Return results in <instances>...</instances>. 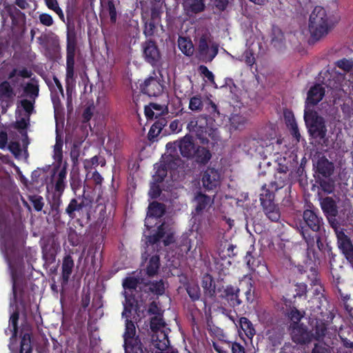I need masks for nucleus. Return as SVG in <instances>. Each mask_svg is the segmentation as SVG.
<instances>
[{
    "instance_id": "obj_1",
    "label": "nucleus",
    "mask_w": 353,
    "mask_h": 353,
    "mask_svg": "<svg viewBox=\"0 0 353 353\" xmlns=\"http://www.w3.org/2000/svg\"><path fill=\"white\" fill-rule=\"evenodd\" d=\"M303 222H301L299 230L303 239L307 243L308 248L314 246V236L310 232L318 233L324 227L323 218L316 212L312 210H305L303 213Z\"/></svg>"
},
{
    "instance_id": "obj_2",
    "label": "nucleus",
    "mask_w": 353,
    "mask_h": 353,
    "mask_svg": "<svg viewBox=\"0 0 353 353\" xmlns=\"http://www.w3.org/2000/svg\"><path fill=\"white\" fill-rule=\"evenodd\" d=\"M332 28V23L325 8L316 6L310 16L309 31L311 37L319 40L325 36Z\"/></svg>"
},
{
    "instance_id": "obj_3",
    "label": "nucleus",
    "mask_w": 353,
    "mask_h": 353,
    "mask_svg": "<svg viewBox=\"0 0 353 353\" xmlns=\"http://www.w3.org/2000/svg\"><path fill=\"white\" fill-rule=\"evenodd\" d=\"M6 256L13 261H22L26 256L27 250L25 240L21 231H12L6 236L4 243Z\"/></svg>"
},
{
    "instance_id": "obj_4",
    "label": "nucleus",
    "mask_w": 353,
    "mask_h": 353,
    "mask_svg": "<svg viewBox=\"0 0 353 353\" xmlns=\"http://www.w3.org/2000/svg\"><path fill=\"white\" fill-rule=\"evenodd\" d=\"M78 49L77 38L75 31H68L66 38V67L65 83L67 88L76 82L74 72L75 55Z\"/></svg>"
},
{
    "instance_id": "obj_5",
    "label": "nucleus",
    "mask_w": 353,
    "mask_h": 353,
    "mask_svg": "<svg viewBox=\"0 0 353 353\" xmlns=\"http://www.w3.org/2000/svg\"><path fill=\"white\" fill-rule=\"evenodd\" d=\"M304 120L310 136L314 139L323 140L327 134L324 118L313 110H304Z\"/></svg>"
},
{
    "instance_id": "obj_6",
    "label": "nucleus",
    "mask_w": 353,
    "mask_h": 353,
    "mask_svg": "<svg viewBox=\"0 0 353 353\" xmlns=\"http://www.w3.org/2000/svg\"><path fill=\"white\" fill-rule=\"evenodd\" d=\"M276 191L271 188L270 185L268 188L266 187V185H264L262 186L261 193L260 194V201L263 212L266 216L273 222H277L281 217L279 208L274 201Z\"/></svg>"
},
{
    "instance_id": "obj_7",
    "label": "nucleus",
    "mask_w": 353,
    "mask_h": 353,
    "mask_svg": "<svg viewBox=\"0 0 353 353\" xmlns=\"http://www.w3.org/2000/svg\"><path fill=\"white\" fill-rule=\"evenodd\" d=\"M210 34L205 32L199 38L197 45V57L203 62H211L219 52V46L213 43L210 47Z\"/></svg>"
},
{
    "instance_id": "obj_8",
    "label": "nucleus",
    "mask_w": 353,
    "mask_h": 353,
    "mask_svg": "<svg viewBox=\"0 0 353 353\" xmlns=\"http://www.w3.org/2000/svg\"><path fill=\"white\" fill-rule=\"evenodd\" d=\"M123 337L125 351L136 352V350L141 352V347H143V346L139 336L137 335L135 325L131 319H125V332Z\"/></svg>"
},
{
    "instance_id": "obj_9",
    "label": "nucleus",
    "mask_w": 353,
    "mask_h": 353,
    "mask_svg": "<svg viewBox=\"0 0 353 353\" xmlns=\"http://www.w3.org/2000/svg\"><path fill=\"white\" fill-rule=\"evenodd\" d=\"M187 128L190 132H195L196 137L202 144H208V137H212L215 131L214 128L208 125L205 119L190 121L188 123Z\"/></svg>"
},
{
    "instance_id": "obj_10",
    "label": "nucleus",
    "mask_w": 353,
    "mask_h": 353,
    "mask_svg": "<svg viewBox=\"0 0 353 353\" xmlns=\"http://www.w3.org/2000/svg\"><path fill=\"white\" fill-rule=\"evenodd\" d=\"M60 245L52 237L44 239L41 244L42 259L44 261V267L49 268L56 261Z\"/></svg>"
},
{
    "instance_id": "obj_11",
    "label": "nucleus",
    "mask_w": 353,
    "mask_h": 353,
    "mask_svg": "<svg viewBox=\"0 0 353 353\" xmlns=\"http://www.w3.org/2000/svg\"><path fill=\"white\" fill-rule=\"evenodd\" d=\"M141 46L145 61L154 68L158 67L161 64V54L156 41L148 39Z\"/></svg>"
},
{
    "instance_id": "obj_12",
    "label": "nucleus",
    "mask_w": 353,
    "mask_h": 353,
    "mask_svg": "<svg viewBox=\"0 0 353 353\" xmlns=\"http://www.w3.org/2000/svg\"><path fill=\"white\" fill-rule=\"evenodd\" d=\"M172 144L175 145L174 148L177 147L179 148L181 156L188 160H190L191 157H193L194 152L197 147V145L194 142L192 136L188 134L174 143H168L166 148L168 149L171 148Z\"/></svg>"
},
{
    "instance_id": "obj_13",
    "label": "nucleus",
    "mask_w": 353,
    "mask_h": 353,
    "mask_svg": "<svg viewBox=\"0 0 353 353\" xmlns=\"http://www.w3.org/2000/svg\"><path fill=\"white\" fill-rule=\"evenodd\" d=\"M140 90L149 97H157L163 92V85L157 77H150L140 85Z\"/></svg>"
},
{
    "instance_id": "obj_14",
    "label": "nucleus",
    "mask_w": 353,
    "mask_h": 353,
    "mask_svg": "<svg viewBox=\"0 0 353 353\" xmlns=\"http://www.w3.org/2000/svg\"><path fill=\"white\" fill-rule=\"evenodd\" d=\"M92 201L85 196V190L81 196L73 198L70 201L65 208V213L73 219L76 217V212H79L84 208L91 205Z\"/></svg>"
},
{
    "instance_id": "obj_15",
    "label": "nucleus",
    "mask_w": 353,
    "mask_h": 353,
    "mask_svg": "<svg viewBox=\"0 0 353 353\" xmlns=\"http://www.w3.org/2000/svg\"><path fill=\"white\" fill-rule=\"evenodd\" d=\"M336 238L339 248L353 267V245L351 239L343 230L336 231Z\"/></svg>"
},
{
    "instance_id": "obj_16",
    "label": "nucleus",
    "mask_w": 353,
    "mask_h": 353,
    "mask_svg": "<svg viewBox=\"0 0 353 353\" xmlns=\"http://www.w3.org/2000/svg\"><path fill=\"white\" fill-rule=\"evenodd\" d=\"M221 174L218 170L208 167L202 174V184L207 190L216 189L220 185Z\"/></svg>"
},
{
    "instance_id": "obj_17",
    "label": "nucleus",
    "mask_w": 353,
    "mask_h": 353,
    "mask_svg": "<svg viewBox=\"0 0 353 353\" xmlns=\"http://www.w3.org/2000/svg\"><path fill=\"white\" fill-rule=\"evenodd\" d=\"M193 202L194 203V215H199L208 212V210L214 204V199L201 192L195 194Z\"/></svg>"
},
{
    "instance_id": "obj_18",
    "label": "nucleus",
    "mask_w": 353,
    "mask_h": 353,
    "mask_svg": "<svg viewBox=\"0 0 353 353\" xmlns=\"http://www.w3.org/2000/svg\"><path fill=\"white\" fill-rule=\"evenodd\" d=\"M292 339L296 344H308L313 339V333L309 331L307 327L303 324L296 325L293 327Z\"/></svg>"
},
{
    "instance_id": "obj_19",
    "label": "nucleus",
    "mask_w": 353,
    "mask_h": 353,
    "mask_svg": "<svg viewBox=\"0 0 353 353\" xmlns=\"http://www.w3.org/2000/svg\"><path fill=\"white\" fill-rule=\"evenodd\" d=\"M325 88L321 84H315L307 92L305 110H310L311 107L317 105L325 95Z\"/></svg>"
},
{
    "instance_id": "obj_20",
    "label": "nucleus",
    "mask_w": 353,
    "mask_h": 353,
    "mask_svg": "<svg viewBox=\"0 0 353 353\" xmlns=\"http://www.w3.org/2000/svg\"><path fill=\"white\" fill-rule=\"evenodd\" d=\"M180 159L179 157L174 158L172 155L168 156L164 161L163 164H161L157 168L154 178L156 182L161 183L163 181L165 177L168 174V169H174L179 165Z\"/></svg>"
},
{
    "instance_id": "obj_21",
    "label": "nucleus",
    "mask_w": 353,
    "mask_h": 353,
    "mask_svg": "<svg viewBox=\"0 0 353 353\" xmlns=\"http://www.w3.org/2000/svg\"><path fill=\"white\" fill-rule=\"evenodd\" d=\"M239 288L228 285L223 289L220 297L225 300L230 307L234 308L243 303L239 298Z\"/></svg>"
},
{
    "instance_id": "obj_22",
    "label": "nucleus",
    "mask_w": 353,
    "mask_h": 353,
    "mask_svg": "<svg viewBox=\"0 0 353 353\" xmlns=\"http://www.w3.org/2000/svg\"><path fill=\"white\" fill-rule=\"evenodd\" d=\"M194 219L197 222L196 230L201 232H210L214 228V221L211 213L194 215Z\"/></svg>"
},
{
    "instance_id": "obj_23",
    "label": "nucleus",
    "mask_w": 353,
    "mask_h": 353,
    "mask_svg": "<svg viewBox=\"0 0 353 353\" xmlns=\"http://www.w3.org/2000/svg\"><path fill=\"white\" fill-rule=\"evenodd\" d=\"M212 159L211 151L204 146L198 145L195 149L193 157L190 160L199 167L206 165Z\"/></svg>"
},
{
    "instance_id": "obj_24",
    "label": "nucleus",
    "mask_w": 353,
    "mask_h": 353,
    "mask_svg": "<svg viewBox=\"0 0 353 353\" xmlns=\"http://www.w3.org/2000/svg\"><path fill=\"white\" fill-rule=\"evenodd\" d=\"M334 169V163L325 157L319 158L314 165L315 172L325 178L330 177L333 174Z\"/></svg>"
},
{
    "instance_id": "obj_25",
    "label": "nucleus",
    "mask_w": 353,
    "mask_h": 353,
    "mask_svg": "<svg viewBox=\"0 0 353 353\" xmlns=\"http://www.w3.org/2000/svg\"><path fill=\"white\" fill-rule=\"evenodd\" d=\"M201 286L205 296L211 299H214L216 294V284L213 276L209 273H205L201 279Z\"/></svg>"
},
{
    "instance_id": "obj_26",
    "label": "nucleus",
    "mask_w": 353,
    "mask_h": 353,
    "mask_svg": "<svg viewBox=\"0 0 353 353\" xmlns=\"http://www.w3.org/2000/svg\"><path fill=\"white\" fill-rule=\"evenodd\" d=\"M321 207L327 219H329V217L335 218L338 214L336 203L335 200L330 196L325 197L321 200Z\"/></svg>"
},
{
    "instance_id": "obj_27",
    "label": "nucleus",
    "mask_w": 353,
    "mask_h": 353,
    "mask_svg": "<svg viewBox=\"0 0 353 353\" xmlns=\"http://www.w3.org/2000/svg\"><path fill=\"white\" fill-rule=\"evenodd\" d=\"M183 8L187 14H196L205 10L206 0H185Z\"/></svg>"
},
{
    "instance_id": "obj_28",
    "label": "nucleus",
    "mask_w": 353,
    "mask_h": 353,
    "mask_svg": "<svg viewBox=\"0 0 353 353\" xmlns=\"http://www.w3.org/2000/svg\"><path fill=\"white\" fill-rule=\"evenodd\" d=\"M176 252L179 256L187 254L192 248L191 239L187 234H183L176 241Z\"/></svg>"
},
{
    "instance_id": "obj_29",
    "label": "nucleus",
    "mask_w": 353,
    "mask_h": 353,
    "mask_svg": "<svg viewBox=\"0 0 353 353\" xmlns=\"http://www.w3.org/2000/svg\"><path fill=\"white\" fill-rule=\"evenodd\" d=\"M139 284H147L146 279L141 276L126 277L123 281V287L131 293L136 290Z\"/></svg>"
},
{
    "instance_id": "obj_30",
    "label": "nucleus",
    "mask_w": 353,
    "mask_h": 353,
    "mask_svg": "<svg viewBox=\"0 0 353 353\" xmlns=\"http://www.w3.org/2000/svg\"><path fill=\"white\" fill-rule=\"evenodd\" d=\"M165 213V205L158 201H152L149 204L147 215L149 217L160 218Z\"/></svg>"
},
{
    "instance_id": "obj_31",
    "label": "nucleus",
    "mask_w": 353,
    "mask_h": 353,
    "mask_svg": "<svg viewBox=\"0 0 353 353\" xmlns=\"http://www.w3.org/2000/svg\"><path fill=\"white\" fill-rule=\"evenodd\" d=\"M168 227V225L165 222L160 224L154 234L146 237V243L150 245H154L159 242L165 235Z\"/></svg>"
},
{
    "instance_id": "obj_32",
    "label": "nucleus",
    "mask_w": 353,
    "mask_h": 353,
    "mask_svg": "<svg viewBox=\"0 0 353 353\" xmlns=\"http://www.w3.org/2000/svg\"><path fill=\"white\" fill-rule=\"evenodd\" d=\"M327 323L323 320H316V324L313 329V339L316 341L323 340L326 335L328 334Z\"/></svg>"
},
{
    "instance_id": "obj_33",
    "label": "nucleus",
    "mask_w": 353,
    "mask_h": 353,
    "mask_svg": "<svg viewBox=\"0 0 353 353\" xmlns=\"http://www.w3.org/2000/svg\"><path fill=\"white\" fill-rule=\"evenodd\" d=\"M74 268V261L72 257L68 254L66 255L63 260L62 263V279L63 281L67 283L70 279V276L72 272V269Z\"/></svg>"
},
{
    "instance_id": "obj_34",
    "label": "nucleus",
    "mask_w": 353,
    "mask_h": 353,
    "mask_svg": "<svg viewBox=\"0 0 353 353\" xmlns=\"http://www.w3.org/2000/svg\"><path fill=\"white\" fill-rule=\"evenodd\" d=\"M160 268V257L158 254L152 256L148 261V263L145 268V274L149 277H153L155 276Z\"/></svg>"
},
{
    "instance_id": "obj_35",
    "label": "nucleus",
    "mask_w": 353,
    "mask_h": 353,
    "mask_svg": "<svg viewBox=\"0 0 353 353\" xmlns=\"http://www.w3.org/2000/svg\"><path fill=\"white\" fill-rule=\"evenodd\" d=\"M165 322L163 316H154L150 318V327L152 332L158 333L160 332L163 335V338L167 337L164 333L163 329L165 327Z\"/></svg>"
},
{
    "instance_id": "obj_36",
    "label": "nucleus",
    "mask_w": 353,
    "mask_h": 353,
    "mask_svg": "<svg viewBox=\"0 0 353 353\" xmlns=\"http://www.w3.org/2000/svg\"><path fill=\"white\" fill-rule=\"evenodd\" d=\"M238 324L247 337L252 339L256 333L252 322L248 318L243 316L238 321Z\"/></svg>"
},
{
    "instance_id": "obj_37",
    "label": "nucleus",
    "mask_w": 353,
    "mask_h": 353,
    "mask_svg": "<svg viewBox=\"0 0 353 353\" xmlns=\"http://www.w3.org/2000/svg\"><path fill=\"white\" fill-rule=\"evenodd\" d=\"M178 46L180 50L186 56H192L194 53V46L190 39L179 37Z\"/></svg>"
},
{
    "instance_id": "obj_38",
    "label": "nucleus",
    "mask_w": 353,
    "mask_h": 353,
    "mask_svg": "<svg viewBox=\"0 0 353 353\" xmlns=\"http://www.w3.org/2000/svg\"><path fill=\"white\" fill-rule=\"evenodd\" d=\"M67 176V171L65 167L62 168L57 175V180L54 185L55 192L59 193V195L61 196L65 188V179Z\"/></svg>"
},
{
    "instance_id": "obj_39",
    "label": "nucleus",
    "mask_w": 353,
    "mask_h": 353,
    "mask_svg": "<svg viewBox=\"0 0 353 353\" xmlns=\"http://www.w3.org/2000/svg\"><path fill=\"white\" fill-rule=\"evenodd\" d=\"M15 96L14 89L10 82L3 81L0 83V98L6 99L7 101L12 100Z\"/></svg>"
},
{
    "instance_id": "obj_40",
    "label": "nucleus",
    "mask_w": 353,
    "mask_h": 353,
    "mask_svg": "<svg viewBox=\"0 0 353 353\" xmlns=\"http://www.w3.org/2000/svg\"><path fill=\"white\" fill-rule=\"evenodd\" d=\"M147 284H144L143 285L147 287L148 286L149 291L155 295H162L165 292V285L162 279L159 281H147Z\"/></svg>"
},
{
    "instance_id": "obj_41",
    "label": "nucleus",
    "mask_w": 353,
    "mask_h": 353,
    "mask_svg": "<svg viewBox=\"0 0 353 353\" xmlns=\"http://www.w3.org/2000/svg\"><path fill=\"white\" fill-rule=\"evenodd\" d=\"M125 301L126 303L124 305V310L123 312H122V316L125 317L126 319H130L132 310L134 305L137 307L138 300L136 299L134 296H128L126 294Z\"/></svg>"
},
{
    "instance_id": "obj_42",
    "label": "nucleus",
    "mask_w": 353,
    "mask_h": 353,
    "mask_svg": "<svg viewBox=\"0 0 353 353\" xmlns=\"http://www.w3.org/2000/svg\"><path fill=\"white\" fill-rule=\"evenodd\" d=\"M61 203L62 200L60 195H59L58 196H53V201L50 204V210L52 217L55 221L61 219V211L60 210V207L61 205Z\"/></svg>"
},
{
    "instance_id": "obj_43",
    "label": "nucleus",
    "mask_w": 353,
    "mask_h": 353,
    "mask_svg": "<svg viewBox=\"0 0 353 353\" xmlns=\"http://www.w3.org/2000/svg\"><path fill=\"white\" fill-rule=\"evenodd\" d=\"M288 179V174L279 175V172H276L274 174V181L270 183V187L274 190H278L286 184Z\"/></svg>"
},
{
    "instance_id": "obj_44",
    "label": "nucleus",
    "mask_w": 353,
    "mask_h": 353,
    "mask_svg": "<svg viewBox=\"0 0 353 353\" xmlns=\"http://www.w3.org/2000/svg\"><path fill=\"white\" fill-rule=\"evenodd\" d=\"M185 290L192 301L194 302L199 300L201 297V290L198 284L188 283Z\"/></svg>"
},
{
    "instance_id": "obj_45",
    "label": "nucleus",
    "mask_w": 353,
    "mask_h": 353,
    "mask_svg": "<svg viewBox=\"0 0 353 353\" xmlns=\"http://www.w3.org/2000/svg\"><path fill=\"white\" fill-rule=\"evenodd\" d=\"M32 347L31 345V337L28 333L23 334L20 343L19 353H32Z\"/></svg>"
},
{
    "instance_id": "obj_46",
    "label": "nucleus",
    "mask_w": 353,
    "mask_h": 353,
    "mask_svg": "<svg viewBox=\"0 0 353 353\" xmlns=\"http://www.w3.org/2000/svg\"><path fill=\"white\" fill-rule=\"evenodd\" d=\"M62 148H63V141L61 140V139L60 137H59L57 136L56 137L55 145H54L53 158L58 163H61L63 159Z\"/></svg>"
},
{
    "instance_id": "obj_47",
    "label": "nucleus",
    "mask_w": 353,
    "mask_h": 353,
    "mask_svg": "<svg viewBox=\"0 0 353 353\" xmlns=\"http://www.w3.org/2000/svg\"><path fill=\"white\" fill-rule=\"evenodd\" d=\"M203 107V103L201 95L197 94L190 98L189 103V108L192 111L200 112L202 110Z\"/></svg>"
},
{
    "instance_id": "obj_48",
    "label": "nucleus",
    "mask_w": 353,
    "mask_h": 353,
    "mask_svg": "<svg viewBox=\"0 0 353 353\" xmlns=\"http://www.w3.org/2000/svg\"><path fill=\"white\" fill-rule=\"evenodd\" d=\"M106 9L108 12L111 23L114 24L117 19V12L113 0H108Z\"/></svg>"
},
{
    "instance_id": "obj_49",
    "label": "nucleus",
    "mask_w": 353,
    "mask_h": 353,
    "mask_svg": "<svg viewBox=\"0 0 353 353\" xmlns=\"http://www.w3.org/2000/svg\"><path fill=\"white\" fill-rule=\"evenodd\" d=\"M39 92V85L32 83H28L24 87V92L30 97H38Z\"/></svg>"
},
{
    "instance_id": "obj_50",
    "label": "nucleus",
    "mask_w": 353,
    "mask_h": 353,
    "mask_svg": "<svg viewBox=\"0 0 353 353\" xmlns=\"http://www.w3.org/2000/svg\"><path fill=\"white\" fill-rule=\"evenodd\" d=\"M284 34L279 28H273L272 34V43L281 44L284 41Z\"/></svg>"
},
{
    "instance_id": "obj_51",
    "label": "nucleus",
    "mask_w": 353,
    "mask_h": 353,
    "mask_svg": "<svg viewBox=\"0 0 353 353\" xmlns=\"http://www.w3.org/2000/svg\"><path fill=\"white\" fill-rule=\"evenodd\" d=\"M307 280L310 284L313 285H317L319 284V279L318 276V271L315 268H310L309 272L307 274Z\"/></svg>"
},
{
    "instance_id": "obj_52",
    "label": "nucleus",
    "mask_w": 353,
    "mask_h": 353,
    "mask_svg": "<svg viewBox=\"0 0 353 353\" xmlns=\"http://www.w3.org/2000/svg\"><path fill=\"white\" fill-rule=\"evenodd\" d=\"M336 65L344 70L345 72H350L353 68V62L345 58L338 60L336 62Z\"/></svg>"
},
{
    "instance_id": "obj_53",
    "label": "nucleus",
    "mask_w": 353,
    "mask_h": 353,
    "mask_svg": "<svg viewBox=\"0 0 353 353\" xmlns=\"http://www.w3.org/2000/svg\"><path fill=\"white\" fill-rule=\"evenodd\" d=\"M156 30V26L154 20L150 19L148 20L144 25L143 34L145 37L153 36Z\"/></svg>"
},
{
    "instance_id": "obj_54",
    "label": "nucleus",
    "mask_w": 353,
    "mask_h": 353,
    "mask_svg": "<svg viewBox=\"0 0 353 353\" xmlns=\"http://www.w3.org/2000/svg\"><path fill=\"white\" fill-rule=\"evenodd\" d=\"M19 318V312L14 311L10 317L9 325L12 327L13 336H15L18 332V321Z\"/></svg>"
},
{
    "instance_id": "obj_55",
    "label": "nucleus",
    "mask_w": 353,
    "mask_h": 353,
    "mask_svg": "<svg viewBox=\"0 0 353 353\" xmlns=\"http://www.w3.org/2000/svg\"><path fill=\"white\" fill-rule=\"evenodd\" d=\"M30 201L32 203L34 209L37 212H40L42 210L43 207L44 205V203L43 201V197L41 196H32L30 197Z\"/></svg>"
},
{
    "instance_id": "obj_56",
    "label": "nucleus",
    "mask_w": 353,
    "mask_h": 353,
    "mask_svg": "<svg viewBox=\"0 0 353 353\" xmlns=\"http://www.w3.org/2000/svg\"><path fill=\"white\" fill-rule=\"evenodd\" d=\"M80 156V143L75 142L70 150V158L74 164L77 163Z\"/></svg>"
},
{
    "instance_id": "obj_57",
    "label": "nucleus",
    "mask_w": 353,
    "mask_h": 353,
    "mask_svg": "<svg viewBox=\"0 0 353 353\" xmlns=\"http://www.w3.org/2000/svg\"><path fill=\"white\" fill-rule=\"evenodd\" d=\"M199 71L201 74H203L205 77H206L210 83H215L214 82V75L210 70H209V69L208 68L207 66H205L204 65H201L199 67Z\"/></svg>"
},
{
    "instance_id": "obj_58",
    "label": "nucleus",
    "mask_w": 353,
    "mask_h": 353,
    "mask_svg": "<svg viewBox=\"0 0 353 353\" xmlns=\"http://www.w3.org/2000/svg\"><path fill=\"white\" fill-rule=\"evenodd\" d=\"M70 186L74 192H76L81 187V180L79 176L77 174H72L70 176Z\"/></svg>"
},
{
    "instance_id": "obj_59",
    "label": "nucleus",
    "mask_w": 353,
    "mask_h": 353,
    "mask_svg": "<svg viewBox=\"0 0 353 353\" xmlns=\"http://www.w3.org/2000/svg\"><path fill=\"white\" fill-rule=\"evenodd\" d=\"M40 23L45 26H51L54 23L52 16L47 13H42L39 16Z\"/></svg>"
},
{
    "instance_id": "obj_60",
    "label": "nucleus",
    "mask_w": 353,
    "mask_h": 353,
    "mask_svg": "<svg viewBox=\"0 0 353 353\" xmlns=\"http://www.w3.org/2000/svg\"><path fill=\"white\" fill-rule=\"evenodd\" d=\"M341 77H334L332 79H329L327 82L326 83L327 87L332 89V90H339L341 88Z\"/></svg>"
},
{
    "instance_id": "obj_61",
    "label": "nucleus",
    "mask_w": 353,
    "mask_h": 353,
    "mask_svg": "<svg viewBox=\"0 0 353 353\" xmlns=\"http://www.w3.org/2000/svg\"><path fill=\"white\" fill-rule=\"evenodd\" d=\"M245 261L246 262L248 267L251 270H254V268L258 266L256 259L252 255V253L250 251L246 253Z\"/></svg>"
},
{
    "instance_id": "obj_62",
    "label": "nucleus",
    "mask_w": 353,
    "mask_h": 353,
    "mask_svg": "<svg viewBox=\"0 0 353 353\" xmlns=\"http://www.w3.org/2000/svg\"><path fill=\"white\" fill-rule=\"evenodd\" d=\"M296 294L294 295V297H301L306 295L307 293V285L305 283H299L295 285Z\"/></svg>"
},
{
    "instance_id": "obj_63",
    "label": "nucleus",
    "mask_w": 353,
    "mask_h": 353,
    "mask_svg": "<svg viewBox=\"0 0 353 353\" xmlns=\"http://www.w3.org/2000/svg\"><path fill=\"white\" fill-rule=\"evenodd\" d=\"M290 320L294 323L298 325V323L301 321L303 316L300 311H299L296 308L292 309L288 315Z\"/></svg>"
},
{
    "instance_id": "obj_64",
    "label": "nucleus",
    "mask_w": 353,
    "mask_h": 353,
    "mask_svg": "<svg viewBox=\"0 0 353 353\" xmlns=\"http://www.w3.org/2000/svg\"><path fill=\"white\" fill-rule=\"evenodd\" d=\"M311 353H331V351L325 344L315 343Z\"/></svg>"
}]
</instances>
